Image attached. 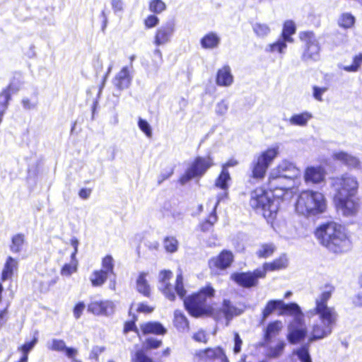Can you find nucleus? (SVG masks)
I'll use <instances>...</instances> for the list:
<instances>
[{
	"instance_id": "aec40b11",
	"label": "nucleus",
	"mask_w": 362,
	"mask_h": 362,
	"mask_svg": "<svg viewBox=\"0 0 362 362\" xmlns=\"http://www.w3.org/2000/svg\"><path fill=\"white\" fill-rule=\"evenodd\" d=\"M233 261V253L228 250H223L217 257L211 258L209 264L211 268L224 269L228 267Z\"/></svg>"
},
{
	"instance_id": "f704fd0d",
	"label": "nucleus",
	"mask_w": 362,
	"mask_h": 362,
	"mask_svg": "<svg viewBox=\"0 0 362 362\" xmlns=\"http://www.w3.org/2000/svg\"><path fill=\"white\" fill-rule=\"evenodd\" d=\"M220 199H221V197L218 196V199L216 202V203L213 207V211L210 214L208 219H206L204 222L201 223L200 227H201V230L202 231L206 232V231L210 230L211 228H212L213 225L214 224V223L216 222L217 216H216V210L218 204H219Z\"/></svg>"
},
{
	"instance_id": "e433bc0d",
	"label": "nucleus",
	"mask_w": 362,
	"mask_h": 362,
	"mask_svg": "<svg viewBox=\"0 0 362 362\" xmlns=\"http://www.w3.org/2000/svg\"><path fill=\"white\" fill-rule=\"evenodd\" d=\"M16 266H17L16 262L11 257H8L6 261L4 267L1 272V282L6 281V279H8L12 276L13 272L14 269L16 268Z\"/></svg>"
},
{
	"instance_id": "a211bd4d",
	"label": "nucleus",
	"mask_w": 362,
	"mask_h": 362,
	"mask_svg": "<svg viewBox=\"0 0 362 362\" xmlns=\"http://www.w3.org/2000/svg\"><path fill=\"white\" fill-rule=\"evenodd\" d=\"M275 180L276 183L274 186H272V171L269 173L268 180V187L270 192L272 193V196L277 199L283 198L287 191L291 188L290 182L291 180L283 177L282 176L277 177Z\"/></svg>"
},
{
	"instance_id": "473e14b6",
	"label": "nucleus",
	"mask_w": 362,
	"mask_h": 362,
	"mask_svg": "<svg viewBox=\"0 0 362 362\" xmlns=\"http://www.w3.org/2000/svg\"><path fill=\"white\" fill-rule=\"evenodd\" d=\"M230 180V173L228 170L222 169L220 175L215 181V186L224 191V196L227 195L228 189V182Z\"/></svg>"
},
{
	"instance_id": "f8f14e48",
	"label": "nucleus",
	"mask_w": 362,
	"mask_h": 362,
	"mask_svg": "<svg viewBox=\"0 0 362 362\" xmlns=\"http://www.w3.org/2000/svg\"><path fill=\"white\" fill-rule=\"evenodd\" d=\"M300 174V170L293 163L284 160L272 170L271 185L272 186H274L276 183L275 179L280 175L291 181L298 177Z\"/></svg>"
},
{
	"instance_id": "49530a36",
	"label": "nucleus",
	"mask_w": 362,
	"mask_h": 362,
	"mask_svg": "<svg viewBox=\"0 0 362 362\" xmlns=\"http://www.w3.org/2000/svg\"><path fill=\"white\" fill-rule=\"evenodd\" d=\"M362 64V54H359L354 57L353 63L349 66H343L342 69L348 72H356L359 70Z\"/></svg>"
},
{
	"instance_id": "dca6fc26",
	"label": "nucleus",
	"mask_w": 362,
	"mask_h": 362,
	"mask_svg": "<svg viewBox=\"0 0 362 362\" xmlns=\"http://www.w3.org/2000/svg\"><path fill=\"white\" fill-rule=\"evenodd\" d=\"M115 303L112 300H91L88 305V311L96 315H110L115 311Z\"/></svg>"
},
{
	"instance_id": "5fc2aeb1",
	"label": "nucleus",
	"mask_w": 362,
	"mask_h": 362,
	"mask_svg": "<svg viewBox=\"0 0 362 362\" xmlns=\"http://www.w3.org/2000/svg\"><path fill=\"white\" fill-rule=\"evenodd\" d=\"M138 126L147 137L151 138L152 136L151 127L146 120L139 118Z\"/></svg>"
},
{
	"instance_id": "0eeeda50",
	"label": "nucleus",
	"mask_w": 362,
	"mask_h": 362,
	"mask_svg": "<svg viewBox=\"0 0 362 362\" xmlns=\"http://www.w3.org/2000/svg\"><path fill=\"white\" fill-rule=\"evenodd\" d=\"M214 289L210 285L202 288L184 300L186 309L190 315L199 317L207 313L211 307L210 302L214 296Z\"/></svg>"
},
{
	"instance_id": "f3484780",
	"label": "nucleus",
	"mask_w": 362,
	"mask_h": 362,
	"mask_svg": "<svg viewBox=\"0 0 362 362\" xmlns=\"http://www.w3.org/2000/svg\"><path fill=\"white\" fill-rule=\"evenodd\" d=\"M132 79L133 71L130 70L129 66H125L115 74L112 83L117 89L122 90L127 89L131 86Z\"/></svg>"
},
{
	"instance_id": "2eb2a0df",
	"label": "nucleus",
	"mask_w": 362,
	"mask_h": 362,
	"mask_svg": "<svg viewBox=\"0 0 362 362\" xmlns=\"http://www.w3.org/2000/svg\"><path fill=\"white\" fill-rule=\"evenodd\" d=\"M175 25L173 21H168L159 27L154 37V44L161 46L168 43L175 33Z\"/></svg>"
},
{
	"instance_id": "9d476101",
	"label": "nucleus",
	"mask_w": 362,
	"mask_h": 362,
	"mask_svg": "<svg viewBox=\"0 0 362 362\" xmlns=\"http://www.w3.org/2000/svg\"><path fill=\"white\" fill-rule=\"evenodd\" d=\"M213 165V159L210 156L197 157L180 177V182L183 185L193 178L202 177Z\"/></svg>"
},
{
	"instance_id": "7ed1b4c3",
	"label": "nucleus",
	"mask_w": 362,
	"mask_h": 362,
	"mask_svg": "<svg viewBox=\"0 0 362 362\" xmlns=\"http://www.w3.org/2000/svg\"><path fill=\"white\" fill-rule=\"evenodd\" d=\"M315 236L323 246L334 253L346 252L351 247L345 228L336 222L321 225L316 229Z\"/></svg>"
},
{
	"instance_id": "b1692460",
	"label": "nucleus",
	"mask_w": 362,
	"mask_h": 362,
	"mask_svg": "<svg viewBox=\"0 0 362 362\" xmlns=\"http://www.w3.org/2000/svg\"><path fill=\"white\" fill-rule=\"evenodd\" d=\"M47 347L52 351H65L68 358H74L78 354L76 349L67 347L64 341L62 339H52L47 344Z\"/></svg>"
},
{
	"instance_id": "39448f33",
	"label": "nucleus",
	"mask_w": 362,
	"mask_h": 362,
	"mask_svg": "<svg viewBox=\"0 0 362 362\" xmlns=\"http://www.w3.org/2000/svg\"><path fill=\"white\" fill-rule=\"evenodd\" d=\"M326 209L327 202L324 194L313 190L302 192L296 204V211L306 216L320 215Z\"/></svg>"
},
{
	"instance_id": "a18cd8bd",
	"label": "nucleus",
	"mask_w": 362,
	"mask_h": 362,
	"mask_svg": "<svg viewBox=\"0 0 362 362\" xmlns=\"http://www.w3.org/2000/svg\"><path fill=\"white\" fill-rule=\"evenodd\" d=\"M178 245L177 240L173 236H168L164 239L163 246L168 252H175L178 249Z\"/></svg>"
},
{
	"instance_id": "bf43d9fd",
	"label": "nucleus",
	"mask_w": 362,
	"mask_h": 362,
	"mask_svg": "<svg viewBox=\"0 0 362 362\" xmlns=\"http://www.w3.org/2000/svg\"><path fill=\"white\" fill-rule=\"evenodd\" d=\"M159 23V18L155 15L148 16L144 21L145 26L147 28H152L156 26Z\"/></svg>"
},
{
	"instance_id": "ddd939ff",
	"label": "nucleus",
	"mask_w": 362,
	"mask_h": 362,
	"mask_svg": "<svg viewBox=\"0 0 362 362\" xmlns=\"http://www.w3.org/2000/svg\"><path fill=\"white\" fill-rule=\"evenodd\" d=\"M265 276V271L257 269L252 272H237L231 275L230 278L239 286L250 288L257 284L259 278Z\"/></svg>"
},
{
	"instance_id": "a878e982",
	"label": "nucleus",
	"mask_w": 362,
	"mask_h": 362,
	"mask_svg": "<svg viewBox=\"0 0 362 362\" xmlns=\"http://www.w3.org/2000/svg\"><path fill=\"white\" fill-rule=\"evenodd\" d=\"M18 90L15 86L9 84L0 93V115H4L6 112L11 94Z\"/></svg>"
},
{
	"instance_id": "f03ea898",
	"label": "nucleus",
	"mask_w": 362,
	"mask_h": 362,
	"mask_svg": "<svg viewBox=\"0 0 362 362\" xmlns=\"http://www.w3.org/2000/svg\"><path fill=\"white\" fill-rule=\"evenodd\" d=\"M332 187L335 192L334 202L338 212L345 216L354 215L358 209L356 194L358 182L356 177L344 173L332 179Z\"/></svg>"
},
{
	"instance_id": "4be33fe9",
	"label": "nucleus",
	"mask_w": 362,
	"mask_h": 362,
	"mask_svg": "<svg viewBox=\"0 0 362 362\" xmlns=\"http://www.w3.org/2000/svg\"><path fill=\"white\" fill-rule=\"evenodd\" d=\"M332 158L334 160L338 161L349 168H358L360 165V161L356 157L344 151H334Z\"/></svg>"
},
{
	"instance_id": "58836bf2",
	"label": "nucleus",
	"mask_w": 362,
	"mask_h": 362,
	"mask_svg": "<svg viewBox=\"0 0 362 362\" xmlns=\"http://www.w3.org/2000/svg\"><path fill=\"white\" fill-rule=\"evenodd\" d=\"M146 276L147 273L146 272H141L139 274L136 281V288L139 293L148 297L150 295V287L146 279Z\"/></svg>"
},
{
	"instance_id": "79ce46f5",
	"label": "nucleus",
	"mask_w": 362,
	"mask_h": 362,
	"mask_svg": "<svg viewBox=\"0 0 362 362\" xmlns=\"http://www.w3.org/2000/svg\"><path fill=\"white\" fill-rule=\"evenodd\" d=\"M293 354L297 356L300 362H312L309 354V344H306L293 350Z\"/></svg>"
},
{
	"instance_id": "052dcab7",
	"label": "nucleus",
	"mask_w": 362,
	"mask_h": 362,
	"mask_svg": "<svg viewBox=\"0 0 362 362\" xmlns=\"http://www.w3.org/2000/svg\"><path fill=\"white\" fill-rule=\"evenodd\" d=\"M85 308H86V305L83 302H79L75 305L73 313H74V316L76 319L80 318Z\"/></svg>"
},
{
	"instance_id": "ea45409f",
	"label": "nucleus",
	"mask_w": 362,
	"mask_h": 362,
	"mask_svg": "<svg viewBox=\"0 0 362 362\" xmlns=\"http://www.w3.org/2000/svg\"><path fill=\"white\" fill-rule=\"evenodd\" d=\"M78 268V261L74 257V254L71 255V261L69 263L65 264L61 271L62 276H70L74 273L76 272Z\"/></svg>"
},
{
	"instance_id": "c9c22d12",
	"label": "nucleus",
	"mask_w": 362,
	"mask_h": 362,
	"mask_svg": "<svg viewBox=\"0 0 362 362\" xmlns=\"http://www.w3.org/2000/svg\"><path fill=\"white\" fill-rule=\"evenodd\" d=\"M108 274L105 270H95L90 276V281L94 287L101 286L107 280Z\"/></svg>"
},
{
	"instance_id": "423d86ee",
	"label": "nucleus",
	"mask_w": 362,
	"mask_h": 362,
	"mask_svg": "<svg viewBox=\"0 0 362 362\" xmlns=\"http://www.w3.org/2000/svg\"><path fill=\"white\" fill-rule=\"evenodd\" d=\"M250 205L269 222L276 217L279 202L272 199L269 192L262 188H257L251 192Z\"/></svg>"
},
{
	"instance_id": "37998d69",
	"label": "nucleus",
	"mask_w": 362,
	"mask_h": 362,
	"mask_svg": "<svg viewBox=\"0 0 362 362\" xmlns=\"http://www.w3.org/2000/svg\"><path fill=\"white\" fill-rule=\"evenodd\" d=\"M275 250L276 247L272 243L262 244L257 251V255L259 257L267 258L272 255Z\"/></svg>"
},
{
	"instance_id": "c756f323",
	"label": "nucleus",
	"mask_w": 362,
	"mask_h": 362,
	"mask_svg": "<svg viewBox=\"0 0 362 362\" xmlns=\"http://www.w3.org/2000/svg\"><path fill=\"white\" fill-rule=\"evenodd\" d=\"M287 41L279 37L276 42L267 45L264 49L267 53H279L284 54L287 48Z\"/></svg>"
},
{
	"instance_id": "680f3d73",
	"label": "nucleus",
	"mask_w": 362,
	"mask_h": 362,
	"mask_svg": "<svg viewBox=\"0 0 362 362\" xmlns=\"http://www.w3.org/2000/svg\"><path fill=\"white\" fill-rule=\"evenodd\" d=\"M193 339L198 342L206 343L207 341L206 333L202 329L199 330L194 333L193 335Z\"/></svg>"
},
{
	"instance_id": "393cba45",
	"label": "nucleus",
	"mask_w": 362,
	"mask_h": 362,
	"mask_svg": "<svg viewBox=\"0 0 362 362\" xmlns=\"http://www.w3.org/2000/svg\"><path fill=\"white\" fill-rule=\"evenodd\" d=\"M216 83L220 86L228 87L233 83V76L229 66L220 69L216 74Z\"/></svg>"
},
{
	"instance_id": "2f4dec72",
	"label": "nucleus",
	"mask_w": 362,
	"mask_h": 362,
	"mask_svg": "<svg viewBox=\"0 0 362 362\" xmlns=\"http://www.w3.org/2000/svg\"><path fill=\"white\" fill-rule=\"evenodd\" d=\"M312 117L313 115L311 113L303 112L292 115L289 119V122L291 125L305 127Z\"/></svg>"
},
{
	"instance_id": "774afa93",
	"label": "nucleus",
	"mask_w": 362,
	"mask_h": 362,
	"mask_svg": "<svg viewBox=\"0 0 362 362\" xmlns=\"http://www.w3.org/2000/svg\"><path fill=\"white\" fill-rule=\"evenodd\" d=\"M129 331H134L136 333H139V330L136 327L134 322L130 321L125 323L124 327V332L127 333Z\"/></svg>"
},
{
	"instance_id": "6e6552de",
	"label": "nucleus",
	"mask_w": 362,
	"mask_h": 362,
	"mask_svg": "<svg viewBox=\"0 0 362 362\" xmlns=\"http://www.w3.org/2000/svg\"><path fill=\"white\" fill-rule=\"evenodd\" d=\"M279 153L278 145L272 146L266 151L255 156L250 164L251 177L260 181L264 177L269 166Z\"/></svg>"
},
{
	"instance_id": "4c0bfd02",
	"label": "nucleus",
	"mask_w": 362,
	"mask_h": 362,
	"mask_svg": "<svg viewBox=\"0 0 362 362\" xmlns=\"http://www.w3.org/2000/svg\"><path fill=\"white\" fill-rule=\"evenodd\" d=\"M255 35L259 38H265L271 33V29L267 23L256 22L252 25Z\"/></svg>"
},
{
	"instance_id": "a19ab883",
	"label": "nucleus",
	"mask_w": 362,
	"mask_h": 362,
	"mask_svg": "<svg viewBox=\"0 0 362 362\" xmlns=\"http://www.w3.org/2000/svg\"><path fill=\"white\" fill-rule=\"evenodd\" d=\"M282 300H271L268 301L262 311V321H264L276 309H281Z\"/></svg>"
},
{
	"instance_id": "c85d7f7f",
	"label": "nucleus",
	"mask_w": 362,
	"mask_h": 362,
	"mask_svg": "<svg viewBox=\"0 0 362 362\" xmlns=\"http://www.w3.org/2000/svg\"><path fill=\"white\" fill-rule=\"evenodd\" d=\"M288 258L286 255H281L278 259H276L272 262L264 263L263 268L261 269H264L265 273L267 271H275L279 270L282 269H285L288 266Z\"/></svg>"
},
{
	"instance_id": "412c9836",
	"label": "nucleus",
	"mask_w": 362,
	"mask_h": 362,
	"mask_svg": "<svg viewBox=\"0 0 362 362\" xmlns=\"http://www.w3.org/2000/svg\"><path fill=\"white\" fill-rule=\"evenodd\" d=\"M221 42V37L218 33L214 31L206 33L200 39L201 47L206 50L218 49Z\"/></svg>"
},
{
	"instance_id": "09e8293b",
	"label": "nucleus",
	"mask_w": 362,
	"mask_h": 362,
	"mask_svg": "<svg viewBox=\"0 0 362 362\" xmlns=\"http://www.w3.org/2000/svg\"><path fill=\"white\" fill-rule=\"evenodd\" d=\"M355 22L354 17L348 13H343L339 19V25L344 28H351Z\"/></svg>"
},
{
	"instance_id": "864d4df0",
	"label": "nucleus",
	"mask_w": 362,
	"mask_h": 362,
	"mask_svg": "<svg viewBox=\"0 0 362 362\" xmlns=\"http://www.w3.org/2000/svg\"><path fill=\"white\" fill-rule=\"evenodd\" d=\"M23 246V236L21 234H18L13 237L12 243L11 245V250L12 252H20Z\"/></svg>"
},
{
	"instance_id": "1a4fd4ad",
	"label": "nucleus",
	"mask_w": 362,
	"mask_h": 362,
	"mask_svg": "<svg viewBox=\"0 0 362 362\" xmlns=\"http://www.w3.org/2000/svg\"><path fill=\"white\" fill-rule=\"evenodd\" d=\"M173 276L170 270L161 271L159 274V289L170 300H174L175 296L174 291L180 297L183 298L186 294V291L183 286V276L182 273H179L176 278V284L173 287L169 282Z\"/></svg>"
},
{
	"instance_id": "bb28decb",
	"label": "nucleus",
	"mask_w": 362,
	"mask_h": 362,
	"mask_svg": "<svg viewBox=\"0 0 362 362\" xmlns=\"http://www.w3.org/2000/svg\"><path fill=\"white\" fill-rule=\"evenodd\" d=\"M141 329L144 334L164 335L167 332V329L158 322L144 323L141 325Z\"/></svg>"
},
{
	"instance_id": "13d9d810",
	"label": "nucleus",
	"mask_w": 362,
	"mask_h": 362,
	"mask_svg": "<svg viewBox=\"0 0 362 362\" xmlns=\"http://www.w3.org/2000/svg\"><path fill=\"white\" fill-rule=\"evenodd\" d=\"M175 322L177 325H179L182 328H185L188 325L187 320L185 316L178 310L175 312Z\"/></svg>"
},
{
	"instance_id": "338daca9",
	"label": "nucleus",
	"mask_w": 362,
	"mask_h": 362,
	"mask_svg": "<svg viewBox=\"0 0 362 362\" xmlns=\"http://www.w3.org/2000/svg\"><path fill=\"white\" fill-rule=\"evenodd\" d=\"M37 104V98L35 97L31 100H25L24 99V109H33L36 107Z\"/></svg>"
},
{
	"instance_id": "4d7b16f0",
	"label": "nucleus",
	"mask_w": 362,
	"mask_h": 362,
	"mask_svg": "<svg viewBox=\"0 0 362 362\" xmlns=\"http://www.w3.org/2000/svg\"><path fill=\"white\" fill-rule=\"evenodd\" d=\"M162 344V340L153 337H148L146 339L144 345L147 350L157 349Z\"/></svg>"
},
{
	"instance_id": "69168bd1",
	"label": "nucleus",
	"mask_w": 362,
	"mask_h": 362,
	"mask_svg": "<svg viewBox=\"0 0 362 362\" xmlns=\"http://www.w3.org/2000/svg\"><path fill=\"white\" fill-rule=\"evenodd\" d=\"M111 5L115 13L121 12L123 10V2L122 0H112Z\"/></svg>"
},
{
	"instance_id": "f257e3e1",
	"label": "nucleus",
	"mask_w": 362,
	"mask_h": 362,
	"mask_svg": "<svg viewBox=\"0 0 362 362\" xmlns=\"http://www.w3.org/2000/svg\"><path fill=\"white\" fill-rule=\"evenodd\" d=\"M332 292V286H326L325 290L315 298V308L306 313L307 317L310 320L308 338L310 343L329 337L336 325L338 314L334 308L327 305Z\"/></svg>"
},
{
	"instance_id": "4468645a",
	"label": "nucleus",
	"mask_w": 362,
	"mask_h": 362,
	"mask_svg": "<svg viewBox=\"0 0 362 362\" xmlns=\"http://www.w3.org/2000/svg\"><path fill=\"white\" fill-rule=\"evenodd\" d=\"M195 360L204 362H228L223 351L220 347L199 350L195 354Z\"/></svg>"
},
{
	"instance_id": "e2e57ef3",
	"label": "nucleus",
	"mask_w": 362,
	"mask_h": 362,
	"mask_svg": "<svg viewBox=\"0 0 362 362\" xmlns=\"http://www.w3.org/2000/svg\"><path fill=\"white\" fill-rule=\"evenodd\" d=\"M326 90H327L326 88H319V87L315 86L313 88L314 98L318 101H322V95Z\"/></svg>"
},
{
	"instance_id": "20e7f679",
	"label": "nucleus",
	"mask_w": 362,
	"mask_h": 362,
	"mask_svg": "<svg viewBox=\"0 0 362 362\" xmlns=\"http://www.w3.org/2000/svg\"><path fill=\"white\" fill-rule=\"evenodd\" d=\"M279 315H289L293 317L288 326V341L295 344L303 340L308 334V330L303 319L304 314L300 307L296 303H285L282 300Z\"/></svg>"
},
{
	"instance_id": "3c124183",
	"label": "nucleus",
	"mask_w": 362,
	"mask_h": 362,
	"mask_svg": "<svg viewBox=\"0 0 362 362\" xmlns=\"http://www.w3.org/2000/svg\"><path fill=\"white\" fill-rule=\"evenodd\" d=\"M38 340V333L35 332L30 341L24 343V362L28 361V353L35 346Z\"/></svg>"
},
{
	"instance_id": "c03bdc74",
	"label": "nucleus",
	"mask_w": 362,
	"mask_h": 362,
	"mask_svg": "<svg viewBox=\"0 0 362 362\" xmlns=\"http://www.w3.org/2000/svg\"><path fill=\"white\" fill-rule=\"evenodd\" d=\"M131 362H153V359L141 349L132 353Z\"/></svg>"
},
{
	"instance_id": "5701e85b",
	"label": "nucleus",
	"mask_w": 362,
	"mask_h": 362,
	"mask_svg": "<svg viewBox=\"0 0 362 362\" xmlns=\"http://www.w3.org/2000/svg\"><path fill=\"white\" fill-rule=\"evenodd\" d=\"M332 158L334 160L338 161L349 168H358L360 165V161L356 157L344 151H334Z\"/></svg>"
},
{
	"instance_id": "8fccbe9b",
	"label": "nucleus",
	"mask_w": 362,
	"mask_h": 362,
	"mask_svg": "<svg viewBox=\"0 0 362 362\" xmlns=\"http://www.w3.org/2000/svg\"><path fill=\"white\" fill-rule=\"evenodd\" d=\"M103 269L108 274H114V259L111 255H106L102 260Z\"/></svg>"
},
{
	"instance_id": "7c9ffc66",
	"label": "nucleus",
	"mask_w": 362,
	"mask_h": 362,
	"mask_svg": "<svg viewBox=\"0 0 362 362\" xmlns=\"http://www.w3.org/2000/svg\"><path fill=\"white\" fill-rule=\"evenodd\" d=\"M283 325L281 321L276 320L270 322L265 330L264 340L266 342H269L272 339L276 336L281 330Z\"/></svg>"
},
{
	"instance_id": "6e6d98bb",
	"label": "nucleus",
	"mask_w": 362,
	"mask_h": 362,
	"mask_svg": "<svg viewBox=\"0 0 362 362\" xmlns=\"http://www.w3.org/2000/svg\"><path fill=\"white\" fill-rule=\"evenodd\" d=\"M285 347V343L283 341L279 342L274 347L269 350V356L272 358H276L279 356Z\"/></svg>"
},
{
	"instance_id": "cd10ccee",
	"label": "nucleus",
	"mask_w": 362,
	"mask_h": 362,
	"mask_svg": "<svg viewBox=\"0 0 362 362\" xmlns=\"http://www.w3.org/2000/svg\"><path fill=\"white\" fill-rule=\"evenodd\" d=\"M222 310L226 319L232 318L234 316L241 315L245 310V306H236L229 300H224L223 303Z\"/></svg>"
},
{
	"instance_id": "9b49d317",
	"label": "nucleus",
	"mask_w": 362,
	"mask_h": 362,
	"mask_svg": "<svg viewBox=\"0 0 362 362\" xmlns=\"http://www.w3.org/2000/svg\"><path fill=\"white\" fill-rule=\"evenodd\" d=\"M299 37L305 44L302 59L305 62L319 60L320 47L315 34L311 31L300 32Z\"/></svg>"
},
{
	"instance_id": "0e129e2a",
	"label": "nucleus",
	"mask_w": 362,
	"mask_h": 362,
	"mask_svg": "<svg viewBox=\"0 0 362 362\" xmlns=\"http://www.w3.org/2000/svg\"><path fill=\"white\" fill-rule=\"evenodd\" d=\"M234 342L235 345L233 348V351L234 353L238 354L240 351L241 345L243 344L242 339H240V337L238 333H235Z\"/></svg>"
},
{
	"instance_id": "de8ad7c7",
	"label": "nucleus",
	"mask_w": 362,
	"mask_h": 362,
	"mask_svg": "<svg viewBox=\"0 0 362 362\" xmlns=\"http://www.w3.org/2000/svg\"><path fill=\"white\" fill-rule=\"evenodd\" d=\"M166 9V5L162 0H151L149 3V10L154 13H161Z\"/></svg>"
},
{
	"instance_id": "603ef678",
	"label": "nucleus",
	"mask_w": 362,
	"mask_h": 362,
	"mask_svg": "<svg viewBox=\"0 0 362 362\" xmlns=\"http://www.w3.org/2000/svg\"><path fill=\"white\" fill-rule=\"evenodd\" d=\"M228 101L226 99H223L216 105L215 112L216 115L219 116H223L227 113L228 110Z\"/></svg>"
},
{
	"instance_id": "6ab92c4d",
	"label": "nucleus",
	"mask_w": 362,
	"mask_h": 362,
	"mask_svg": "<svg viewBox=\"0 0 362 362\" xmlns=\"http://www.w3.org/2000/svg\"><path fill=\"white\" fill-rule=\"evenodd\" d=\"M325 170L323 167L309 166L306 168L304 173V180L307 185L320 184L325 180Z\"/></svg>"
},
{
	"instance_id": "72a5a7b5",
	"label": "nucleus",
	"mask_w": 362,
	"mask_h": 362,
	"mask_svg": "<svg viewBox=\"0 0 362 362\" xmlns=\"http://www.w3.org/2000/svg\"><path fill=\"white\" fill-rule=\"evenodd\" d=\"M296 30V28L294 22L292 21H286L284 24L281 37L288 43H292L293 42L292 35L295 34Z\"/></svg>"
}]
</instances>
